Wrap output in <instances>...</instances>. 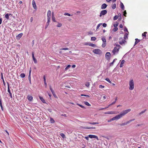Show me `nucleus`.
Wrapping results in <instances>:
<instances>
[{
  "mask_svg": "<svg viewBox=\"0 0 148 148\" xmlns=\"http://www.w3.org/2000/svg\"><path fill=\"white\" fill-rule=\"evenodd\" d=\"M49 24L47 23L45 27V29H46L48 27L49 25Z\"/></svg>",
  "mask_w": 148,
  "mask_h": 148,
  "instance_id": "obj_54",
  "label": "nucleus"
},
{
  "mask_svg": "<svg viewBox=\"0 0 148 148\" xmlns=\"http://www.w3.org/2000/svg\"><path fill=\"white\" fill-rule=\"evenodd\" d=\"M50 19L51 18H49V17L47 18V23H48L49 24V23Z\"/></svg>",
  "mask_w": 148,
  "mask_h": 148,
  "instance_id": "obj_48",
  "label": "nucleus"
},
{
  "mask_svg": "<svg viewBox=\"0 0 148 148\" xmlns=\"http://www.w3.org/2000/svg\"><path fill=\"white\" fill-rule=\"evenodd\" d=\"M105 80L108 82L109 83L111 84L112 83L111 82L110 80V79L108 78H106L105 79Z\"/></svg>",
  "mask_w": 148,
  "mask_h": 148,
  "instance_id": "obj_37",
  "label": "nucleus"
},
{
  "mask_svg": "<svg viewBox=\"0 0 148 148\" xmlns=\"http://www.w3.org/2000/svg\"><path fill=\"white\" fill-rule=\"evenodd\" d=\"M103 27H105L107 26V24L105 23H103Z\"/></svg>",
  "mask_w": 148,
  "mask_h": 148,
  "instance_id": "obj_52",
  "label": "nucleus"
},
{
  "mask_svg": "<svg viewBox=\"0 0 148 148\" xmlns=\"http://www.w3.org/2000/svg\"><path fill=\"white\" fill-rule=\"evenodd\" d=\"M85 85L86 86L89 87L90 85V84L89 82H86L85 84Z\"/></svg>",
  "mask_w": 148,
  "mask_h": 148,
  "instance_id": "obj_42",
  "label": "nucleus"
},
{
  "mask_svg": "<svg viewBox=\"0 0 148 148\" xmlns=\"http://www.w3.org/2000/svg\"><path fill=\"white\" fill-rule=\"evenodd\" d=\"M119 49V48H117V47H114V49L112 51V53L114 55H115L118 53Z\"/></svg>",
  "mask_w": 148,
  "mask_h": 148,
  "instance_id": "obj_3",
  "label": "nucleus"
},
{
  "mask_svg": "<svg viewBox=\"0 0 148 148\" xmlns=\"http://www.w3.org/2000/svg\"><path fill=\"white\" fill-rule=\"evenodd\" d=\"M84 103L86 105L88 106H91L90 104L88 102H87V101L84 102Z\"/></svg>",
  "mask_w": 148,
  "mask_h": 148,
  "instance_id": "obj_25",
  "label": "nucleus"
},
{
  "mask_svg": "<svg viewBox=\"0 0 148 148\" xmlns=\"http://www.w3.org/2000/svg\"><path fill=\"white\" fill-rule=\"evenodd\" d=\"M118 18V17L116 16H115L114 18L113 19L114 20H116Z\"/></svg>",
  "mask_w": 148,
  "mask_h": 148,
  "instance_id": "obj_50",
  "label": "nucleus"
},
{
  "mask_svg": "<svg viewBox=\"0 0 148 148\" xmlns=\"http://www.w3.org/2000/svg\"><path fill=\"white\" fill-rule=\"evenodd\" d=\"M43 79L45 86V87H46L47 86V84L46 82V77L45 76H43Z\"/></svg>",
  "mask_w": 148,
  "mask_h": 148,
  "instance_id": "obj_13",
  "label": "nucleus"
},
{
  "mask_svg": "<svg viewBox=\"0 0 148 148\" xmlns=\"http://www.w3.org/2000/svg\"><path fill=\"white\" fill-rule=\"evenodd\" d=\"M89 137L88 136H85V138L87 140H89Z\"/></svg>",
  "mask_w": 148,
  "mask_h": 148,
  "instance_id": "obj_64",
  "label": "nucleus"
},
{
  "mask_svg": "<svg viewBox=\"0 0 148 148\" xmlns=\"http://www.w3.org/2000/svg\"><path fill=\"white\" fill-rule=\"evenodd\" d=\"M11 15V14H6L5 15V18L7 19H9V16Z\"/></svg>",
  "mask_w": 148,
  "mask_h": 148,
  "instance_id": "obj_18",
  "label": "nucleus"
},
{
  "mask_svg": "<svg viewBox=\"0 0 148 148\" xmlns=\"http://www.w3.org/2000/svg\"><path fill=\"white\" fill-rule=\"evenodd\" d=\"M8 91L9 93H11V92H10V89H9V86H8Z\"/></svg>",
  "mask_w": 148,
  "mask_h": 148,
  "instance_id": "obj_62",
  "label": "nucleus"
},
{
  "mask_svg": "<svg viewBox=\"0 0 148 148\" xmlns=\"http://www.w3.org/2000/svg\"><path fill=\"white\" fill-rule=\"evenodd\" d=\"M32 4L33 7L36 10L37 9V8L35 2L34 0H32Z\"/></svg>",
  "mask_w": 148,
  "mask_h": 148,
  "instance_id": "obj_8",
  "label": "nucleus"
},
{
  "mask_svg": "<svg viewBox=\"0 0 148 148\" xmlns=\"http://www.w3.org/2000/svg\"><path fill=\"white\" fill-rule=\"evenodd\" d=\"M5 131L7 133V136H8L9 137V133L8 132L7 130H5Z\"/></svg>",
  "mask_w": 148,
  "mask_h": 148,
  "instance_id": "obj_56",
  "label": "nucleus"
},
{
  "mask_svg": "<svg viewBox=\"0 0 148 148\" xmlns=\"http://www.w3.org/2000/svg\"><path fill=\"white\" fill-rule=\"evenodd\" d=\"M106 42H103L102 45V46L103 48L105 47H106Z\"/></svg>",
  "mask_w": 148,
  "mask_h": 148,
  "instance_id": "obj_32",
  "label": "nucleus"
},
{
  "mask_svg": "<svg viewBox=\"0 0 148 148\" xmlns=\"http://www.w3.org/2000/svg\"><path fill=\"white\" fill-rule=\"evenodd\" d=\"M118 23H116L114 24V27H116L118 25Z\"/></svg>",
  "mask_w": 148,
  "mask_h": 148,
  "instance_id": "obj_47",
  "label": "nucleus"
},
{
  "mask_svg": "<svg viewBox=\"0 0 148 148\" xmlns=\"http://www.w3.org/2000/svg\"><path fill=\"white\" fill-rule=\"evenodd\" d=\"M120 5L121 9L123 10H124V6L123 4L121 2Z\"/></svg>",
  "mask_w": 148,
  "mask_h": 148,
  "instance_id": "obj_20",
  "label": "nucleus"
},
{
  "mask_svg": "<svg viewBox=\"0 0 148 148\" xmlns=\"http://www.w3.org/2000/svg\"><path fill=\"white\" fill-rule=\"evenodd\" d=\"M88 137H89V138H96L97 140H99V139L98 137L97 136L92 135H88Z\"/></svg>",
  "mask_w": 148,
  "mask_h": 148,
  "instance_id": "obj_7",
  "label": "nucleus"
},
{
  "mask_svg": "<svg viewBox=\"0 0 148 148\" xmlns=\"http://www.w3.org/2000/svg\"><path fill=\"white\" fill-rule=\"evenodd\" d=\"M147 33L146 32H144L142 34V36L145 37L146 36V35Z\"/></svg>",
  "mask_w": 148,
  "mask_h": 148,
  "instance_id": "obj_45",
  "label": "nucleus"
},
{
  "mask_svg": "<svg viewBox=\"0 0 148 148\" xmlns=\"http://www.w3.org/2000/svg\"><path fill=\"white\" fill-rule=\"evenodd\" d=\"M51 11L50 10H49L48 11V12H47V18L49 17V18H51Z\"/></svg>",
  "mask_w": 148,
  "mask_h": 148,
  "instance_id": "obj_12",
  "label": "nucleus"
},
{
  "mask_svg": "<svg viewBox=\"0 0 148 148\" xmlns=\"http://www.w3.org/2000/svg\"><path fill=\"white\" fill-rule=\"evenodd\" d=\"M146 110H144V111H142L139 114L140 115L141 114H142L144 113L146 111Z\"/></svg>",
  "mask_w": 148,
  "mask_h": 148,
  "instance_id": "obj_46",
  "label": "nucleus"
},
{
  "mask_svg": "<svg viewBox=\"0 0 148 148\" xmlns=\"http://www.w3.org/2000/svg\"><path fill=\"white\" fill-rule=\"evenodd\" d=\"M126 123H123L121 125H126Z\"/></svg>",
  "mask_w": 148,
  "mask_h": 148,
  "instance_id": "obj_63",
  "label": "nucleus"
},
{
  "mask_svg": "<svg viewBox=\"0 0 148 148\" xmlns=\"http://www.w3.org/2000/svg\"><path fill=\"white\" fill-rule=\"evenodd\" d=\"M39 98L41 101L44 103H45V100L42 97H41L40 96H39Z\"/></svg>",
  "mask_w": 148,
  "mask_h": 148,
  "instance_id": "obj_16",
  "label": "nucleus"
},
{
  "mask_svg": "<svg viewBox=\"0 0 148 148\" xmlns=\"http://www.w3.org/2000/svg\"><path fill=\"white\" fill-rule=\"evenodd\" d=\"M28 99L30 101H32L33 99V97L31 96H27Z\"/></svg>",
  "mask_w": 148,
  "mask_h": 148,
  "instance_id": "obj_17",
  "label": "nucleus"
},
{
  "mask_svg": "<svg viewBox=\"0 0 148 148\" xmlns=\"http://www.w3.org/2000/svg\"><path fill=\"white\" fill-rule=\"evenodd\" d=\"M106 114H115V112L113 111L107 112H105Z\"/></svg>",
  "mask_w": 148,
  "mask_h": 148,
  "instance_id": "obj_14",
  "label": "nucleus"
},
{
  "mask_svg": "<svg viewBox=\"0 0 148 148\" xmlns=\"http://www.w3.org/2000/svg\"><path fill=\"white\" fill-rule=\"evenodd\" d=\"M88 45L93 47H95L96 46V45L95 44L91 43H90Z\"/></svg>",
  "mask_w": 148,
  "mask_h": 148,
  "instance_id": "obj_23",
  "label": "nucleus"
},
{
  "mask_svg": "<svg viewBox=\"0 0 148 148\" xmlns=\"http://www.w3.org/2000/svg\"><path fill=\"white\" fill-rule=\"evenodd\" d=\"M125 42H126L125 40L124 39H123L122 38H119V42L120 45H123L124 44Z\"/></svg>",
  "mask_w": 148,
  "mask_h": 148,
  "instance_id": "obj_5",
  "label": "nucleus"
},
{
  "mask_svg": "<svg viewBox=\"0 0 148 148\" xmlns=\"http://www.w3.org/2000/svg\"><path fill=\"white\" fill-rule=\"evenodd\" d=\"M92 52L98 54H100L101 53V51L99 49H94L93 50Z\"/></svg>",
  "mask_w": 148,
  "mask_h": 148,
  "instance_id": "obj_4",
  "label": "nucleus"
},
{
  "mask_svg": "<svg viewBox=\"0 0 148 148\" xmlns=\"http://www.w3.org/2000/svg\"><path fill=\"white\" fill-rule=\"evenodd\" d=\"M124 62H125V60H122V61H121V64L120 65V67H122L123 66V64L124 63Z\"/></svg>",
  "mask_w": 148,
  "mask_h": 148,
  "instance_id": "obj_19",
  "label": "nucleus"
},
{
  "mask_svg": "<svg viewBox=\"0 0 148 148\" xmlns=\"http://www.w3.org/2000/svg\"><path fill=\"white\" fill-rule=\"evenodd\" d=\"M77 105L78 106H79L80 107H81L82 108H85V107L84 106H83L80 104H78V103H77Z\"/></svg>",
  "mask_w": 148,
  "mask_h": 148,
  "instance_id": "obj_39",
  "label": "nucleus"
},
{
  "mask_svg": "<svg viewBox=\"0 0 148 148\" xmlns=\"http://www.w3.org/2000/svg\"><path fill=\"white\" fill-rule=\"evenodd\" d=\"M23 35V34L22 33H21L18 35L17 37H19V38H20Z\"/></svg>",
  "mask_w": 148,
  "mask_h": 148,
  "instance_id": "obj_38",
  "label": "nucleus"
},
{
  "mask_svg": "<svg viewBox=\"0 0 148 148\" xmlns=\"http://www.w3.org/2000/svg\"><path fill=\"white\" fill-rule=\"evenodd\" d=\"M126 14V10H125L124 11V15L126 16V15H125V14Z\"/></svg>",
  "mask_w": 148,
  "mask_h": 148,
  "instance_id": "obj_61",
  "label": "nucleus"
},
{
  "mask_svg": "<svg viewBox=\"0 0 148 148\" xmlns=\"http://www.w3.org/2000/svg\"><path fill=\"white\" fill-rule=\"evenodd\" d=\"M131 110L130 109L125 110L121 112L120 114L116 116H115L113 117L110 120H108V122H110L112 121H114L116 120H118L122 117L125 115Z\"/></svg>",
  "mask_w": 148,
  "mask_h": 148,
  "instance_id": "obj_1",
  "label": "nucleus"
},
{
  "mask_svg": "<svg viewBox=\"0 0 148 148\" xmlns=\"http://www.w3.org/2000/svg\"><path fill=\"white\" fill-rule=\"evenodd\" d=\"M115 60H117L116 59H115L114 60H113V62H112L110 64V65H112L114 63V61H115Z\"/></svg>",
  "mask_w": 148,
  "mask_h": 148,
  "instance_id": "obj_53",
  "label": "nucleus"
},
{
  "mask_svg": "<svg viewBox=\"0 0 148 148\" xmlns=\"http://www.w3.org/2000/svg\"><path fill=\"white\" fill-rule=\"evenodd\" d=\"M2 101H1V97H0V106H2Z\"/></svg>",
  "mask_w": 148,
  "mask_h": 148,
  "instance_id": "obj_55",
  "label": "nucleus"
},
{
  "mask_svg": "<svg viewBox=\"0 0 148 148\" xmlns=\"http://www.w3.org/2000/svg\"><path fill=\"white\" fill-rule=\"evenodd\" d=\"M28 79H29V81L30 83L31 84V75H29Z\"/></svg>",
  "mask_w": 148,
  "mask_h": 148,
  "instance_id": "obj_31",
  "label": "nucleus"
},
{
  "mask_svg": "<svg viewBox=\"0 0 148 148\" xmlns=\"http://www.w3.org/2000/svg\"><path fill=\"white\" fill-rule=\"evenodd\" d=\"M101 39L103 42H106V40L104 37L102 38Z\"/></svg>",
  "mask_w": 148,
  "mask_h": 148,
  "instance_id": "obj_30",
  "label": "nucleus"
},
{
  "mask_svg": "<svg viewBox=\"0 0 148 148\" xmlns=\"http://www.w3.org/2000/svg\"><path fill=\"white\" fill-rule=\"evenodd\" d=\"M117 100V98H116V99H115V100L114 101V102H112L111 104H110V105H109L108 106V107L112 105H113L114 104H115L116 102V101Z\"/></svg>",
  "mask_w": 148,
  "mask_h": 148,
  "instance_id": "obj_22",
  "label": "nucleus"
},
{
  "mask_svg": "<svg viewBox=\"0 0 148 148\" xmlns=\"http://www.w3.org/2000/svg\"><path fill=\"white\" fill-rule=\"evenodd\" d=\"M64 15L65 16H66V15H67V16H72V15H71L70 14H69L68 13H65L64 14Z\"/></svg>",
  "mask_w": 148,
  "mask_h": 148,
  "instance_id": "obj_43",
  "label": "nucleus"
},
{
  "mask_svg": "<svg viewBox=\"0 0 148 148\" xmlns=\"http://www.w3.org/2000/svg\"><path fill=\"white\" fill-rule=\"evenodd\" d=\"M99 88H103L104 87V86L102 85H100L99 86Z\"/></svg>",
  "mask_w": 148,
  "mask_h": 148,
  "instance_id": "obj_51",
  "label": "nucleus"
},
{
  "mask_svg": "<svg viewBox=\"0 0 148 148\" xmlns=\"http://www.w3.org/2000/svg\"><path fill=\"white\" fill-rule=\"evenodd\" d=\"M124 31L127 32L128 33V30H127V28H126V27L124 29Z\"/></svg>",
  "mask_w": 148,
  "mask_h": 148,
  "instance_id": "obj_59",
  "label": "nucleus"
},
{
  "mask_svg": "<svg viewBox=\"0 0 148 148\" xmlns=\"http://www.w3.org/2000/svg\"><path fill=\"white\" fill-rule=\"evenodd\" d=\"M107 5L106 3H103L101 6V9H105L107 7Z\"/></svg>",
  "mask_w": 148,
  "mask_h": 148,
  "instance_id": "obj_11",
  "label": "nucleus"
},
{
  "mask_svg": "<svg viewBox=\"0 0 148 148\" xmlns=\"http://www.w3.org/2000/svg\"><path fill=\"white\" fill-rule=\"evenodd\" d=\"M52 21L54 22H56L55 17H54V13L53 12L52 13Z\"/></svg>",
  "mask_w": 148,
  "mask_h": 148,
  "instance_id": "obj_15",
  "label": "nucleus"
},
{
  "mask_svg": "<svg viewBox=\"0 0 148 148\" xmlns=\"http://www.w3.org/2000/svg\"><path fill=\"white\" fill-rule=\"evenodd\" d=\"M81 95L82 96H85V97H89V95Z\"/></svg>",
  "mask_w": 148,
  "mask_h": 148,
  "instance_id": "obj_60",
  "label": "nucleus"
},
{
  "mask_svg": "<svg viewBox=\"0 0 148 148\" xmlns=\"http://www.w3.org/2000/svg\"><path fill=\"white\" fill-rule=\"evenodd\" d=\"M33 61H34V62L35 63H37V60H36V59L34 57V58H33Z\"/></svg>",
  "mask_w": 148,
  "mask_h": 148,
  "instance_id": "obj_40",
  "label": "nucleus"
},
{
  "mask_svg": "<svg viewBox=\"0 0 148 148\" xmlns=\"http://www.w3.org/2000/svg\"><path fill=\"white\" fill-rule=\"evenodd\" d=\"M50 122L51 123H54L55 122L54 120L52 118H50Z\"/></svg>",
  "mask_w": 148,
  "mask_h": 148,
  "instance_id": "obj_26",
  "label": "nucleus"
},
{
  "mask_svg": "<svg viewBox=\"0 0 148 148\" xmlns=\"http://www.w3.org/2000/svg\"><path fill=\"white\" fill-rule=\"evenodd\" d=\"M111 54L109 52H107L105 55V57L106 59L107 60H108L109 59V57L110 56Z\"/></svg>",
  "mask_w": 148,
  "mask_h": 148,
  "instance_id": "obj_9",
  "label": "nucleus"
},
{
  "mask_svg": "<svg viewBox=\"0 0 148 148\" xmlns=\"http://www.w3.org/2000/svg\"><path fill=\"white\" fill-rule=\"evenodd\" d=\"M107 12L106 10H103L101 11L100 13V16L101 17L102 16L104 15L107 14Z\"/></svg>",
  "mask_w": 148,
  "mask_h": 148,
  "instance_id": "obj_6",
  "label": "nucleus"
},
{
  "mask_svg": "<svg viewBox=\"0 0 148 148\" xmlns=\"http://www.w3.org/2000/svg\"><path fill=\"white\" fill-rule=\"evenodd\" d=\"M50 90H51V92L52 93L53 95V96L55 97H56V95L54 92V91L52 89V88H51V86H50Z\"/></svg>",
  "mask_w": 148,
  "mask_h": 148,
  "instance_id": "obj_10",
  "label": "nucleus"
},
{
  "mask_svg": "<svg viewBox=\"0 0 148 148\" xmlns=\"http://www.w3.org/2000/svg\"><path fill=\"white\" fill-rule=\"evenodd\" d=\"M61 50H67L68 49V48H63L61 49Z\"/></svg>",
  "mask_w": 148,
  "mask_h": 148,
  "instance_id": "obj_58",
  "label": "nucleus"
},
{
  "mask_svg": "<svg viewBox=\"0 0 148 148\" xmlns=\"http://www.w3.org/2000/svg\"><path fill=\"white\" fill-rule=\"evenodd\" d=\"M116 4L114 3L112 5V8L113 9H114L116 8Z\"/></svg>",
  "mask_w": 148,
  "mask_h": 148,
  "instance_id": "obj_34",
  "label": "nucleus"
},
{
  "mask_svg": "<svg viewBox=\"0 0 148 148\" xmlns=\"http://www.w3.org/2000/svg\"><path fill=\"white\" fill-rule=\"evenodd\" d=\"M96 39V38L95 37H91V41H95Z\"/></svg>",
  "mask_w": 148,
  "mask_h": 148,
  "instance_id": "obj_28",
  "label": "nucleus"
},
{
  "mask_svg": "<svg viewBox=\"0 0 148 148\" xmlns=\"http://www.w3.org/2000/svg\"><path fill=\"white\" fill-rule=\"evenodd\" d=\"M118 28L117 27H114V28L113 29V30L115 32H116V31H117L118 30Z\"/></svg>",
  "mask_w": 148,
  "mask_h": 148,
  "instance_id": "obj_41",
  "label": "nucleus"
},
{
  "mask_svg": "<svg viewBox=\"0 0 148 148\" xmlns=\"http://www.w3.org/2000/svg\"><path fill=\"white\" fill-rule=\"evenodd\" d=\"M20 77L22 78H24L25 77V75L24 73H22L20 75Z\"/></svg>",
  "mask_w": 148,
  "mask_h": 148,
  "instance_id": "obj_29",
  "label": "nucleus"
},
{
  "mask_svg": "<svg viewBox=\"0 0 148 148\" xmlns=\"http://www.w3.org/2000/svg\"><path fill=\"white\" fill-rule=\"evenodd\" d=\"M60 135L63 138H65V136L63 133H61L60 134Z\"/></svg>",
  "mask_w": 148,
  "mask_h": 148,
  "instance_id": "obj_27",
  "label": "nucleus"
},
{
  "mask_svg": "<svg viewBox=\"0 0 148 148\" xmlns=\"http://www.w3.org/2000/svg\"><path fill=\"white\" fill-rule=\"evenodd\" d=\"M88 123L92 125H95V124H98V123L97 122Z\"/></svg>",
  "mask_w": 148,
  "mask_h": 148,
  "instance_id": "obj_44",
  "label": "nucleus"
},
{
  "mask_svg": "<svg viewBox=\"0 0 148 148\" xmlns=\"http://www.w3.org/2000/svg\"><path fill=\"white\" fill-rule=\"evenodd\" d=\"M71 66L70 65H68L67 67L65 68V70H67L69 68L71 67Z\"/></svg>",
  "mask_w": 148,
  "mask_h": 148,
  "instance_id": "obj_35",
  "label": "nucleus"
},
{
  "mask_svg": "<svg viewBox=\"0 0 148 148\" xmlns=\"http://www.w3.org/2000/svg\"><path fill=\"white\" fill-rule=\"evenodd\" d=\"M102 23H99V24H98V25H97V28H96V30H97V29H99V27H100V25H102Z\"/></svg>",
  "mask_w": 148,
  "mask_h": 148,
  "instance_id": "obj_33",
  "label": "nucleus"
},
{
  "mask_svg": "<svg viewBox=\"0 0 148 148\" xmlns=\"http://www.w3.org/2000/svg\"><path fill=\"white\" fill-rule=\"evenodd\" d=\"M62 26V24L60 23H58V24L57 25V27H60Z\"/></svg>",
  "mask_w": 148,
  "mask_h": 148,
  "instance_id": "obj_36",
  "label": "nucleus"
},
{
  "mask_svg": "<svg viewBox=\"0 0 148 148\" xmlns=\"http://www.w3.org/2000/svg\"><path fill=\"white\" fill-rule=\"evenodd\" d=\"M136 41L135 42L134 46L137 44L140 41V40L137 38L135 39Z\"/></svg>",
  "mask_w": 148,
  "mask_h": 148,
  "instance_id": "obj_21",
  "label": "nucleus"
},
{
  "mask_svg": "<svg viewBox=\"0 0 148 148\" xmlns=\"http://www.w3.org/2000/svg\"><path fill=\"white\" fill-rule=\"evenodd\" d=\"M128 35L127 33H125L124 35V38L126 39V38H127V35Z\"/></svg>",
  "mask_w": 148,
  "mask_h": 148,
  "instance_id": "obj_49",
  "label": "nucleus"
},
{
  "mask_svg": "<svg viewBox=\"0 0 148 148\" xmlns=\"http://www.w3.org/2000/svg\"><path fill=\"white\" fill-rule=\"evenodd\" d=\"M129 89L130 90H133L134 88V82L133 79H131L129 82Z\"/></svg>",
  "mask_w": 148,
  "mask_h": 148,
  "instance_id": "obj_2",
  "label": "nucleus"
},
{
  "mask_svg": "<svg viewBox=\"0 0 148 148\" xmlns=\"http://www.w3.org/2000/svg\"><path fill=\"white\" fill-rule=\"evenodd\" d=\"M84 129H95V127H83Z\"/></svg>",
  "mask_w": 148,
  "mask_h": 148,
  "instance_id": "obj_24",
  "label": "nucleus"
},
{
  "mask_svg": "<svg viewBox=\"0 0 148 148\" xmlns=\"http://www.w3.org/2000/svg\"><path fill=\"white\" fill-rule=\"evenodd\" d=\"M115 45L116 46V47H117V48H120V47H121V46L119 45H118V44H115Z\"/></svg>",
  "mask_w": 148,
  "mask_h": 148,
  "instance_id": "obj_57",
  "label": "nucleus"
}]
</instances>
